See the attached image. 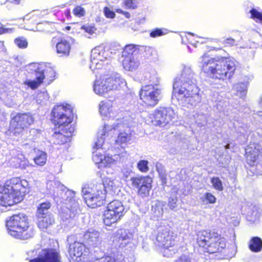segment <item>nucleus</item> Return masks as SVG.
Instances as JSON below:
<instances>
[{"label":"nucleus","instance_id":"nucleus-62","mask_svg":"<svg viewBox=\"0 0 262 262\" xmlns=\"http://www.w3.org/2000/svg\"><path fill=\"white\" fill-rule=\"evenodd\" d=\"M118 12L122 14L127 18H129L130 17V14L128 12L124 11L122 10L119 9L118 10Z\"/></svg>","mask_w":262,"mask_h":262},{"label":"nucleus","instance_id":"nucleus-17","mask_svg":"<svg viewBox=\"0 0 262 262\" xmlns=\"http://www.w3.org/2000/svg\"><path fill=\"white\" fill-rule=\"evenodd\" d=\"M152 180L149 177L138 176L131 177L129 184L133 187L138 188V194L142 198L147 196L151 188Z\"/></svg>","mask_w":262,"mask_h":262},{"label":"nucleus","instance_id":"nucleus-57","mask_svg":"<svg viewBox=\"0 0 262 262\" xmlns=\"http://www.w3.org/2000/svg\"><path fill=\"white\" fill-rule=\"evenodd\" d=\"M223 43L228 46H236L237 43L235 39L232 38H228L223 41Z\"/></svg>","mask_w":262,"mask_h":262},{"label":"nucleus","instance_id":"nucleus-58","mask_svg":"<svg viewBox=\"0 0 262 262\" xmlns=\"http://www.w3.org/2000/svg\"><path fill=\"white\" fill-rule=\"evenodd\" d=\"M30 135L33 137L32 138L35 139L39 137L41 134L40 130L35 128H32L30 131Z\"/></svg>","mask_w":262,"mask_h":262},{"label":"nucleus","instance_id":"nucleus-50","mask_svg":"<svg viewBox=\"0 0 262 262\" xmlns=\"http://www.w3.org/2000/svg\"><path fill=\"white\" fill-rule=\"evenodd\" d=\"M211 183L212 185L216 190L221 191L223 190V187L222 186V183L221 180L217 177H214L211 179Z\"/></svg>","mask_w":262,"mask_h":262},{"label":"nucleus","instance_id":"nucleus-24","mask_svg":"<svg viewBox=\"0 0 262 262\" xmlns=\"http://www.w3.org/2000/svg\"><path fill=\"white\" fill-rule=\"evenodd\" d=\"M11 154L12 157L10 163L13 167L25 169L30 166L28 160L20 151L14 150L11 151Z\"/></svg>","mask_w":262,"mask_h":262},{"label":"nucleus","instance_id":"nucleus-9","mask_svg":"<svg viewBox=\"0 0 262 262\" xmlns=\"http://www.w3.org/2000/svg\"><path fill=\"white\" fill-rule=\"evenodd\" d=\"M26 215L24 214L14 215L7 222L6 226L8 233L12 236L26 239L33 236V231L28 230L29 224Z\"/></svg>","mask_w":262,"mask_h":262},{"label":"nucleus","instance_id":"nucleus-13","mask_svg":"<svg viewBox=\"0 0 262 262\" xmlns=\"http://www.w3.org/2000/svg\"><path fill=\"white\" fill-rule=\"evenodd\" d=\"M124 207L119 200L111 202L103 214V222L105 225L111 226L117 222L124 214Z\"/></svg>","mask_w":262,"mask_h":262},{"label":"nucleus","instance_id":"nucleus-64","mask_svg":"<svg viewBox=\"0 0 262 262\" xmlns=\"http://www.w3.org/2000/svg\"><path fill=\"white\" fill-rule=\"evenodd\" d=\"M20 0H7V1L10 2L12 3L15 4H19Z\"/></svg>","mask_w":262,"mask_h":262},{"label":"nucleus","instance_id":"nucleus-1","mask_svg":"<svg viewBox=\"0 0 262 262\" xmlns=\"http://www.w3.org/2000/svg\"><path fill=\"white\" fill-rule=\"evenodd\" d=\"M181 74L173 83L172 97L187 107L195 106L201 101L200 90L196 84L195 74L190 67L182 65Z\"/></svg>","mask_w":262,"mask_h":262},{"label":"nucleus","instance_id":"nucleus-54","mask_svg":"<svg viewBox=\"0 0 262 262\" xmlns=\"http://www.w3.org/2000/svg\"><path fill=\"white\" fill-rule=\"evenodd\" d=\"M103 13L107 18H113L116 15L115 12L107 7L104 8Z\"/></svg>","mask_w":262,"mask_h":262},{"label":"nucleus","instance_id":"nucleus-2","mask_svg":"<svg viewBox=\"0 0 262 262\" xmlns=\"http://www.w3.org/2000/svg\"><path fill=\"white\" fill-rule=\"evenodd\" d=\"M202 71L213 78H230L236 69L237 62L232 57L211 58L205 53L200 58Z\"/></svg>","mask_w":262,"mask_h":262},{"label":"nucleus","instance_id":"nucleus-61","mask_svg":"<svg viewBox=\"0 0 262 262\" xmlns=\"http://www.w3.org/2000/svg\"><path fill=\"white\" fill-rule=\"evenodd\" d=\"M62 164L61 162L59 161L58 160L57 162V165L55 166V170L54 171L56 173H59L61 172V167H62Z\"/></svg>","mask_w":262,"mask_h":262},{"label":"nucleus","instance_id":"nucleus-38","mask_svg":"<svg viewBox=\"0 0 262 262\" xmlns=\"http://www.w3.org/2000/svg\"><path fill=\"white\" fill-rule=\"evenodd\" d=\"M164 206L165 204L163 202H157L155 205L152 206V209L154 215L158 218L161 217L163 216L164 213Z\"/></svg>","mask_w":262,"mask_h":262},{"label":"nucleus","instance_id":"nucleus-40","mask_svg":"<svg viewBox=\"0 0 262 262\" xmlns=\"http://www.w3.org/2000/svg\"><path fill=\"white\" fill-rule=\"evenodd\" d=\"M131 136L129 133V129H128L127 132H121L118 136V138L116 142L118 144L125 143L130 140Z\"/></svg>","mask_w":262,"mask_h":262},{"label":"nucleus","instance_id":"nucleus-56","mask_svg":"<svg viewBox=\"0 0 262 262\" xmlns=\"http://www.w3.org/2000/svg\"><path fill=\"white\" fill-rule=\"evenodd\" d=\"M168 206L172 210L174 209L177 207V198L176 196H171L169 198Z\"/></svg>","mask_w":262,"mask_h":262},{"label":"nucleus","instance_id":"nucleus-55","mask_svg":"<svg viewBox=\"0 0 262 262\" xmlns=\"http://www.w3.org/2000/svg\"><path fill=\"white\" fill-rule=\"evenodd\" d=\"M174 262H195L192 260L189 255L183 254L181 255Z\"/></svg>","mask_w":262,"mask_h":262},{"label":"nucleus","instance_id":"nucleus-4","mask_svg":"<svg viewBox=\"0 0 262 262\" xmlns=\"http://www.w3.org/2000/svg\"><path fill=\"white\" fill-rule=\"evenodd\" d=\"M119 183L114 177H106L103 179L102 183L84 185L82 193L85 203L92 208L101 206L106 197V189L113 190L118 187Z\"/></svg>","mask_w":262,"mask_h":262},{"label":"nucleus","instance_id":"nucleus-43","mask_svg":"<svg viewBox=\"0 0 262 262\" xmlns=\"http://www.w3.org/2000/svg\"><path fill=\"white\" fill-rule=\"evenodd\" d=\"M122 174V179L126 182H129V179L132 177V174L133 173L132 168L127 166L123 167L121 170Z\"/></svg>","mask_w":262,"mask_h":262},{"label":"nucleus","instance_id":"nucleus-14","mask_svg":"<svg viewBox=\"0 0 262 262\" xmlns=\"http://www.w3.org/2000/svg\"><path fill=\"white\" fill-rule=\"evenodd\" d=\"M162 91V88H159L158 85H144L140 92V99L146 105L154 106L161 99Z\"/></svg>","mask_w":262,"mask_h":262},{"label":"nucleus","instance_id":"nucleus-32","mask_svg":"<svg viewBox=\"0 0 262 262\" xmlns=\"http://www.w3.org/2000/svg\"><path fill=\"white\" fill-rule=\"evenodd\" d=\"M144 80L149 83L148 85H158L159 88H162L160 84V78L155 70L145 73Z\"/></svg>","mask_w":262,"mask_h":262},{"label":"nucleus","instance_id":"nucleus-52","mask_svg":"<svg viewBox=\"0 0 262 262\" xmlns=\"http://www.w3.org/2000/svg\"><path fill=\"white\" fill-rule=\"evenodd\" d=\"M73 13L76 16L80 17L84 16L85 10L82 7L77 6L73 9Z\"/></svg>","mask_w":262,"mask_h":262},{"label":"nucleus","instance_id":"nucleus-25","mask_svg":"<svg viewBox=\"0 0 262 262\" xmlns=\"http://www.w3.org/2000/svg\"><path fill=\"white\" fill-rule=\"evenodd\" d=\"M30 262H60L59 253L53 249L46 250L43 254L30 260Z\"/></svg>","mask_w":262,"mask_h":262},{"label":"nucleus","instance_id":"nucleus-10","mask_svg":"<svg viewBox=\"0 0 262 262\" xmlns=\"http://www.w3.org/2000/svg\"><path fill=\"white\" fill-rule=\"evenodd\" d=\"M28 70L34 72L36 76V80H27L24 82L25 85L32 89L38 88L45 78L49 81H52L55 76V70L49 63H32L28 65Z\"/></svg>","mask_w":262,"mask_h":262},{"label":"nucleus","instance_id":"nucleus-47","mask_svg":"<svg viewBox=\"0 0 262 262\" xmlns=\"http://www.w3.org/2000/svg\"><path fill=\"white\" fill-rule=\"evenodd\" d=\"M14 43L18 48L25 49L28 46V41L24 37H18L15 39Z\"/></svg>","mask_w":262,"mask_h":262},{"label":"nucleus","instance_id":"nucleus-63","mask_svg":"<svg viewBox=\"0 0 262 262\" xmlns=\"http://www.w3.org/2000/svg\"><path fill=\"white\" fill-rule=\"evenodd\" d=\"M65 7V5H61L60 6H57L55 7L52 8V10L53 12H54L56 10H58L60 8H63Z\"/></svg>","mask_w":262,"mask_h":262},{"label":"nucleus","instance_id":"nucleus-23","mask_svg":"<svg viewBox=\"0 0 262 262\" xmlns=\"http://www.w3.org/2000/svg\"><path fill=\"white\" fill-rule=\"evenodd\" d=\"M143 51L146 52V54L148 53L151 54L154 50L150 47L129 44L124 47L122 52V56L124 57L131 55L137 56L138 54Z\"/></svg>","mask_w":262,"mask_h":262},{"label":"nucleus","instance_id":"nucleus-31","mask_svg":"<svg viewBox=\"0 0 262 262\" xmlns=\"http://www.w3.org/2000/svg\"><path fill=\"white\" fill-rule=\"evenodd\" d=\"M56 52L60 56H68L71 49L70 43L64 39H61L56 45Z\"/></svg>","mask_w":262,"mask_h":262},{"label":"nucleus","instance_id":"nucleus-45","mask_svg":"<svg viewBox=\"0 0 262 262\" xmlns=\"http://www.w3.org/2000/svg\"><path fill=\"white\" fill-rule=\"evenodd\" d=\"M122 3L125 8L132 10L137 9L138 5L137 0H123Z\"/></svg>","mask_w":262,"mask_h":262},{"label":"nucleus","instance_id":"nucleus-6","mask_svg":"<svg viewBox=\"0 0 262 262\" xmlns=\"http://www.w3.org/2000/svg\"><path fill=\"white\" fill-rule=\"evenodd\" d=\"M51 185H54L56 189L60 191L59 198L60 203L63 205L60 207V217L65 224H73L75 222L73 219L80 211L79 204L75 199V192L67 189L58 181L51 182Z\"/></svg>","mask_w":262,"mask_h":262},{"label":"nucleus","instance_id":"nucleus-7","mask_svg":"<svg viewBox=\"0 0 262 262\" xmlns=\"http://www.w3.org/2000/svg\"><path fill=\"white\" fill-rule=\"evenodd\" d=\"M157 250L164 256L171 257L178 252L176 242L170 231V227L166 221L161 222L157 227L156 239L154 243Z\"/></svg>","mask_w":262,"mask_h":262},{"label":"nucleus","instance_id":"nucleus-33","mask_svg":"<svg viewBox=\"0 0 262 262\" xmlns=\"http://www.w3.org/2000/svg\"><path fill=\"white\" fill-rule=\"evenodd\" d=\"M38 227L43 231L47 229L54 223V219L52 215L44 216L37 219Z\"/></svg>","mask_w":262,"mask_h":262},{"label":"nucleus","instance_id":"nucleus-12","mask_svg":"<svg viewBox=\"0 0 262 262\" xmlns=\"http://www.w3.org/2000/svg\"><path fill=\"white\" fill-rule=\"evenodd\" d=\"M111 55L108 47L101 45L95 47L91 51L90 69L95 71L108 65L111 60Z\"/></svg>","mask_w":262,"mask_h":262},{"label":"nucleus","instance_id":"nucleus-22","mask_svg":"<svg viewBox=\"0 0 262 262\" xmlns=\"http://www.w3.org/2000/svg\"><path fill=\"white\" fill-rule=\"evenodd\" d=\"M83 239L86 244L92 247H99L102 241L101 234L93 229L86 230L83 234Z\"/></svg>","mask_w":262,"mask_h":262},{"label":"nucleus","instance_id":"nucleus-3","mask_svg":"<svg viewBox=\"0 0 262 262\" xmlns=\"http://www.w3.org/2000/svg\"><path fill=\"white\" fill-rule=\"evenodd\" d=\"M29 186L26 180L15 178L0 186V210L4 211L7 207L21 202L29 192Z\"/></svg>","mask_w":262,"mask_h":262},{"label":"nucleus","instance_id":"nucleus-46","mask_svg":"<svg viewBox=\"0 0 262 262\" xmlns=\"http://www.w3.org/2000/svg\"><path fill=\"white\" fill-rule=\"evenodd\" d=\"M202 202L204 204H213L216 201L215 196L210 193H206L204 196L201 198Z\"/></svg>","mask_w":262,"mask_h":262},{"label":"nucleus","instance_id":"nucleus-28","mask_svg":"<svg viewBox=\"0 0 262 262\" xmlns=\"http://www.w3.org/2000/svg\"><path fill=\"white\" fill-rule=\"evenodd\" d=\"M253 78V76L250 75L245 76L244 82H238L233 86V90L235 92L234 93L240 98H243L245 96L247 92V87L248 83Z\"/></svg>","mask_w":262,"mask_h":262},{"label":"nucleus","instance_id":"nucleus-44","mask_svg":"<svg viewBox=\"0 0 262 262\" xmlns=\"http://www.w3.org/2000/svg\"><path fill=\"white\" fill-rule=\"evenodd\" d=\"M148 161L145 160H140L137 165L138 170L143 173L147 172L149 170Z\"/></svg>","mask_w":262,"mask_h":262},{"label":"nucleus","instance_id":"nucleus-5","mask_svg":"<svg viewBox=\"0 0 262 262\" xmlns=\"http://www.w3.org/2000/svg\"><path fill=\"white\" fill-rule=\"evenodd\" d=\"M52 121L55 125L59 127L64 126V130L69 129V132L63 135L61 132H55L51 139V142L54 144L61 145L70 140L72 133L74 132L73 127L68 128L69 124L73 120V110L69 104L59 105L54 107L52 112Z\"/></svg>","mask_w":262,"mask_h":262},{"label":"nucleus","instance_id":"nucleus-53","mask_svg":"<svg viewBox=\"0 0 262 262\" xmlns=\"http://www.w3.org/2000/svg\"><path fill=\"white\" fill-rule=\"evenodd\" d=\"M156 168L159 174V177L161 180L162 183L164 185L167 182L166 181V177L165 172L163 169H160L159 166L158 165H156Z\"/></svg>","mask_w":262,"mask_h":262},{"label":"nucleus","instance_id":"nucleus-51","mask_svg":"<svg viewBox=\"0 0 262 262\" xmlns=\"http://www.w3.org/2000/svg\"><path fill=\"white\" fill-rule=\"evenodd\" d=\"M250 13L252 18L256 20L257 22H262V13L255 9H252L250 11Z\"/></svg>","mask_w":262,"mask_h":262},{"label":"nucleus","instance_id":"nucleus-19","mask_svg":"<svg viewBox=\"0 0 262 262\" xmlns=\"http://www.w3.org/2000/svg\"><path fill=\"white\" fill-rule=\"evenodd\" d=\"M259 146L255 144H250L245 149L246 159L247 163L252 167L251 170L254 171V173L257 175H262L261 166L260 164H257L256 167L254 168L253 166L256 162L257 158L262 152L258 148Z\"/></svg>","mask_w":262,"mask_h":262},{"label":"nucleus","instance_id":"nucleus-49","mask_svg":"<svg viewBox=\"0 0 262 262\" xmlns=\"http://www.w3.org/2000/svg\"><path fill=\"white\" fill-rule=\"evenodd\" d=\"M81 29L88 34L86 36L90 38L91 35L96 34V29L94 26L90 25H84L81 27Z\"/></svg>","mask_w":262,"mask_h":262},{"label":"nucleus","instance_id":"nucleus-11","mask_svg":"<svg viewBox=\"0 0 262 262\" xmlns=\"http://www.w3.org/2000/svg\"><path fill=\"white\" fill-rule=\"evenodd\" d=\"M117 123H114L111 125L105 124L103 128L98 133V138L95 143L94 146V148H97V150L93 151L92 158L94 162L98 164L99 168H100V165L102 164L104 157L102 154L104 151L100 148L104 144L105 137L109 135L112 136V134H114L115 132L118 129L120 131L121 128L123 126V125L121 123V120L117 119Z\"/></svg>","mask_w":262,"mask_h":262},{"label":"nucleus","instance_id":"nucleus-30","mask_svg":"<svg viewBox=\"0 0 262 262\" xmlns=\"http://www.w3.org/2000/svg\"><path fill=\"white\" fill-rule=\"evenodd\" d=\"M140 65V61L137 56H128L124 57L123 61L124 68L129 71L136 70Z\"/></svg>","mask_w":262,"mask_h":262},{"label":"nucleus","instance_id":"nucleus-15","mask_svg":"<svg viewBox=\"0 0 262 262\" xmlns=\"http://www.w3.org/2000/svg\"><path fill=\"white\" fill-rule=\"evenodd\" d=\"M33 122L34 118L30 114H18L11 119L8 132L10 134L17 136Z\"/></svg>","mask_w":262,"mask_h":262},{"label":"nucleus","instance_id":"nucleus-20","mask_svg":"<svg viewBox=\"0 0 262 262\" xmlns=\"http://www.w3.org/2000/svg\"><path fill=\"white\" fill-rule=\"evenodd\" d=\"M104 82L105 86H107V92L117 90L119 88H123L126 86L125 80L118 73H113L111 75H105L101 76Z\"/></svg>","mask_w":262,"mask_h":262},{"label":"nucleus","instance_id":"nucleus-41","mask_svg":"<svg viewBox=\"0 0 262 262\" xmlns=\"http://www.w3.org/2000/svg\"><path fill=\"white\" fill-rule=\"evenodd\" d=\"M168 33V30L165 28H156L150 33V36L152 38H156L165 35Z\"/></svg>","mask_w":262,"mask_h":262},{"label":"nucleus","instance_id":"nucleus-16","mask_svg":"<svg viewBox=\"0 0 262 262\" xmlns=\"http://www.w3.org/2000/svg\"><path fill=\"white\" fill-rule=\"evenodd\" d=\"M175 113L171 107H160L149 115L147 121L156 126H164L174 117Z\"/></svg>","mask_w":262,"mask_h":262},{"label":"nucleus","instance_id":"nucleus-29","mask_svg":"<svg viewBox=\"0 0 262 262\" xmlns=\"http://www.w3.org/2000/svg\"><path fill=\"white\" fill-rule=\"evenodd\" d=\"M126 155V152L124 150L120 154H116L111 157L104 156L103 162L100 165V168L111 167L112 165L116 164L118 161H120L121 158L125 157Z\"/></svg>","mask_w":262,"mask_h":262},{"label":"nucleus","instance_id":"nucleus-21","mask_svg":"<svg viewBox=\"0 0 262 262\" xmlns=\"http://www.w3.org/2000/svg\"><path fill=\"white\" fill-rule=\"evenodd\" d=\"M99 110L104 119H114L118 114L115 103L109 100L101 101L99 104Z\"/></svg>","mask_w":262,"mask_h":262},{"label":"nucleus","instance_id":"nucleus-42","mask_svg":"<svg viewBox=\"0 0 262 262\" xmlns=\"http://www.w3.org/2000/svg\"><path fill=\"white\" fill-rule=\"evenodd\" d=\"M49 96L47 92H40L36 96V100L38 104H43L49 100Z\"/></svg>","mask_w":262,"mask_h":262},{"label":"nucleus","instance_id":"nucleus-60","mask_svg":"<svg viewBox=\"0 0 262 262\" xmlns=\"http://www.w3.org/2000/svg\"><path fill=\"white\" fill-rule=\"evenodd\" d=\"M63 18L64 19H66L67 21H70L71 19V15L70 10L69 9H67L64 11L63 13Z\"/></svg>","mask_w":262,"mask_h":262},{"label":"nucleus","instance_id":"nucleus-37","mask_svg":"<svg viewBox=\"0 0 262 262\" xmlns=\"http://www.w3.org/2000/svg\"><path fill=\"white\" fill-rule=\"evenodd\" d=\"M249 248L253 252H258L262 249V240L258 237H252L249 245Z\"/></svg>","mask_w":262,"mask_h":262},{"label":"nucleus","instance_id":"nucleus-39","mask_svg":"<svg viewBox=\"0 0 262 262\" xmlns=\"http://www.w3.org/2000/svg\"><path fill=\"white\" fill-rule=\"evenodd\" d=\"M248 209L250 210L247 213V219L248 221L254 223L259 220L260 214L258 211L254 208L251 209L248 207Z\"/></svg>","mask_w":262,"mask_h":262},{"label":"nucleus","instance_id":"nucleus-8","mask_svg":"<svg viewBox=\"0 0 262 262\" xmlns=\"http://www.w3.org/2000/svg\"><path fill=\"white\" fill-rule=\"evenodd\" d=\"M197 243L207 252L214 253L221 252L225 248L226 241L217 232L203 230L197 233Z\"/></svg>","mask_w":262,"mask_h":262},{"label":"nucleus","instance_id":"nucleus-36","mask_svg":"<svg viewBox=\"0 0 262 262\" xmlns=\"http://www.w3.org/2000/svg\"><path fill=\"white\" fill-rule=\"evenodd\" d=\"M50 207L51 204L49 202H45L40 204L37 208V219L42 217L44 216H48V215H52V214L49 211Z\"/></svg>","mask_w":262,"mask_h":262},{"label":"nucleus","instance_id":"nucleus-26","mask_svg":"<svg viewBox=\"0 0 262 262\" xmlns=\"http://www.w3.org/2000/svg\"><path fill=\"white\" fill-rule=\"evenodd\" d=\"M123 258V254L121 251L112 250L109 255H106L101 258H95L90 262H117Z\"/></svg>","mask_w":262,"mask_h":262},{"label":"nucleus","instance_id":"nucleus-18","mask_svg":"<svg viewBox=\"0 0 262 262\" xmlns=\"http://www.w3.org/2000/svg\"><path fill=\"white\" fill-rule=\"evenodd\" d=\"M116 238L118 242V249L116 251H122L124 250L131 251L135 247V244L132 242L133 234L128 230L119 229L116 233Z\"/></svg>","mask_w":262,"mask_h":262},{"label":"nucleus","instance_id":"nucleus-27","mask_svg":"<svg viewBox=\"0 0 262 262\" xmlns=\"http://www.w3.org/2000/svg\"><path fill=\"white\" fill-rule=\"evenodd\" d=\"M85 248V246L81 243L75 242L72 245L70 246L69 252L71 255L76 257L75 260L78 261V258H79V260H81V257L84 254Z\"/></svg>","mask_w":262,"mask_h":262},{"label":"nucleus","instance_id":"nucleus-48","mask_svg":"<svg viewBox=\"0 0 262 262\" xmlns=\"http://www.w3.org/2000/svg\"><path fill=\"white\" fill-rule=\"evenodd\" d=\"M42 12L38 10L33 11L31 13L26 15L24 17V19L29 20L30 18H32L34 20L36 21V17H40L42 16Z\"/></svg>","mask_w":262,"mask_h":262},{"label":"nucleus","instance_id":"nucleus-35","mask_svg":"<svg viewBox=\"0 0 262 262\" xmlns=\"http://www.w3.org/2000/svg\"><path fill=\"white\" fill-rule=\"evenodd\" d=\"M35 156L33 160L36 165L38 166H43L45 165L47 160V153L39 149H34Z\"/></svg>","mask_w":262,"mask_h":262},{"label":"nucleus","instance_id":"nucleus-34","mask_svg":"<svg viewBox=\"0 0 262 262\" xmlns=\"http://www.w3.org/2000/svg\"><path fill=\"white\" fill-rule=\"evenodd\" d=\"M104 83L102 76L95 81L93 85V91L97 95L102 96L107 93V89L108 88L105 86Z\"/></svg>","mask_w":262,"mask_h":262},{"label":"nucleus","instance_id":"nucleus-59","mask_svg":"<svg viewBox=\"0 0 262 262\" xmlns=\"http://www.w3.org/2000/svg\"><path fill=\"white\" fill-rule=\"evenodd\" d=\"M13 31L12 28H5L0 23V34L5 33H11Z\"/></svg>","mask_w":262,"mask_h":262}]
</instances>
